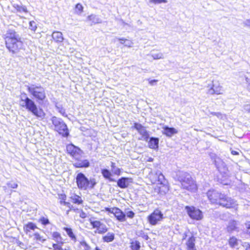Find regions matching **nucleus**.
Here are the masks:
<instances>
[{
  "label": "nucleus",
  "instance_id": "1",
  "mask_svg": "<svg viewBox=\"0 0 250 250\" xmlns=\"http://www.w3.org/2000/svg\"><path fill=\"white\" fill-rule=\"evenodd\" d=\"M208 199L212 204H218L226 208H236L237 202L230 197L220 193L214 189H210L207 193Z\"/></svg>",
  "mask_w": 250,
  "mask_h": 250
},
{
  "label": "nucleus",
  "instance_id": "2",
  "mask_svg": "<svg viewBox=\"0 0 250 250\" xmlns=\"http://www.w3.org/2000/svg\"><path fill=\"white\" fill-rule=\"evenodd\" d=\"M6 46L13 54L17 53L23 47L20 36L13 29H8L4 35Z\"/></svg>",
  "mask_w": 250,
  "mask_h": 250
},
{
  "label": "nucleus",
  "instance_id": "3",
  "mask_svg": "<svg viewBox=\"0 0 250 250\" xmlns=\"http://www.w3.org/2000/svg\"><path fill=\"white\" fill-rule=\"evenodd\" d=\"M19 104L22 107L31 112L38 119H42L45 116V113L43 110L38 108L34 101L28 98L25 93L21 96Z\"/></svg>",
  "mask_w": 250,
  "mask_h": 250
},
{
  "label": "nucleus",
  "instance_id": "4",
  "mask_svg": "<svg viewBox=\"0 0 250 250\" xmlns=\"http://www.w3.org/2000/svg\"><path fill=\"white\" fill-rule=\"evenodd\" d=\"M178 181L181 183V187L187 190L194 192L197 189L195 182L189 174L186 172H180L178 175Z\"/></svg>",
  "mask_w": 250,
  "mask_h": 250
},
{
  "label": "nucleus",
  "instance_id": "5",
  "mask_svg": "<svg viewBox=\"0 0 250 250\" xmlns=\"http://www.w3.org/2000/svg\"><path fill=\"white\" fill-rule=\"evenodd\" d=\"M27 88L28 92L37 101H43L46 98L45 89L40 84H31L27 85Z\"/></svg>",
  "mask_w": 250,
  "mask_h": 250
},
{
  "label": "nucleus",
  "instance_id": "6",
  "mask_svg": "<svg viewBox=\"0 0 250 250\" xmlns=\"http://www.w3.org/2000/svg\"><path fill=\"white\" fill-rule=\"evenodd\" d=\"M51 120L55 131L63 137H67L68 136L69 131L67 126L62 119L53 116Z\"/></svg>",
  "mask_w": 250,
  "mask_h": 250
},
{
  "label": "nucleus",
  "instance_id": "7",
  "mask_svg": "<svg viewBox=\"0 0 250 250\" xmlns=\"http://www.w3.org/2000/svg\"><path fill=\"white\" fill-rule=\"evenodd\" d=\"M163 218L164 215L161 211L159 209H156L148 216L147 221L150 225L155 226L159 222L161 221Z\"/></svg>",
  "mask_w": 250,
  "mask_h": 250
},
{
  "label": "nucleus",
  "instance_id": "8",
  "mask_svg": "<svg viewBox=\"0 0 250 250\" xmlns=\"http://www.w3.org/2000/svg\"><path fill=\"white\" fill-rule=\"evenodd\" d=\"M185 209L188 216L192 219L200 220L203 218L202 212L194 207L186 206Z\"/></svg>",
  "mask_w": 250,
  "mask_h": 250
},
{
  "label": "nucleus",
  "instance_id": "9",
  "mask_svg": "<svg viewBox=\"0 0 250 250\" xmlns=\"http://www.w3.org/2000/svg\"><path fill=\"white\" fill-rule=\"evenodd\" d=\"M76 183L79 189H87L88 188V178L83 173H79L76 178Z\"/></svg>",
  "mask_w": 250,
  "mask_h": 250
},
{
  "label": "nucleus",
  "instance_id": "10",
  "mask_svg": "<svg viewBox=\"0 0 250 250\" xmlns=\"http://www.w3.org/2000/svg\"><path fill=\"white\" fill-rule=\"evenodd\" d=\"M66 150L68 153L75 159L80 158L83 153V151L80 148L72 144L67 145L66 146Z\"/></svg>",
  "mask_w": 250,
  "mask_h": 250
},
{
  "label": "nucleus",
  "instance_id": "11",
  "mask_svg": "<svg viewBox=\"0 0 250 250\" xmlns=\"http://www.w3.org/2000/svg\"><path fill=\"white\" fill-rule=\"evenodd\" d=\"M134 127L141 135V138L139 139L147 141L149 135L146 127L143 126L141 124L137 123H134Z\"/></svg>",
  "mask_w": 250,
  "mask_h": 250
},
{
  "label": "nucleus",
  "instance_id": "12",
  "mask_svg": "<svg viewBox=\"0 0 250 250\" xmlns=\"http://www.w3.org/2000/svg\"><path fill=\"white\" fill-rule=\"evenodd\" d=\"M208 89L207 92V94L210 95L213 94H222L223 93V89L222 87L219 84L215 85V84L212 83L210 85L208 84L207 86Z\"/></svg>",
  "mask_w": 250,
  "mask_h": 250
},
{
  "label": "nucleus",
  "instance_id": "13",
  "mask_svg": "<svg viewBox=\"0 0 250 250\" xmlns=\"http://www.w3.org/2000/svg\"><path fill=\"white\" fill-rule=\"evenodd\" d=\"M132 179L127 177H122L117 181V185L121 188H125L128 187L129 183L132 182Z\"/></svg>",
  "mask_w": 250,
  "mask_h": 250
},
{
  "label": "nucleus",
  "instance_id": "14",
  "mask_svg": "<svg viewBox=\"0 0 250 250\" xmlns=\"http://www.w3.org/2000/svg\"><path fill=\"white\" fill-rule=\"evenodd\" d=\"M73 165L77 168L88 167L90 165L88 160H81L80 158L76 159Z\"/></svg>",
  "mask_w": 250,
  "mask_h": 250
},
{
  "label": "nucleus",
  "instance_id": "15",
  "mask_svg": "<svg viewBox=\"0 0 250 250\" xmlns=\"http://www.w3.org/2000/svg\"><path fill=\"white\" fill-rule=\"evenodd\" d=\"M195 238L193 236L189 237L186 243L187 250H196L195 247Z\"/></svg>",
  "mask_w": 250,
  "mask_h": 250
},
{
  "label": "nucleus",
  "instance_id": "16",
  "mask_svg": "<svg viewBox=\"0 0 250 250\" xmlns=\"http://www.w3.org/2000/svg\"><path fill=\"white\" fill-rule=\"evenodd\" d=\"M162 133L167 136L170 137L174 134H176L177 131L173 127H169L167 126H165L163 128Z\"/></svg>",
  "mask_w": 250,
  "mask_h": 250
},
{
  "label": "nucleus",
  "instance_id": "17",
  "mask_svg": "<svg viewBox=\"0 0 250 250\" xmlns=\"http://www.w3.org/2000/svg\"><path fill=\"white\" fill-rule=\"evenodd\" d=\"M114 215L120 222H124L126 220L125 214L118 208H116Z\"/></svg>",
  "mask_w": 250,
  "mask_h": 250
},
{
  "label": "nucleus",
  "instance_id": "18",
  "mask_svg": "<svg viewBox=\"0 0 250 250\" xmlns=\"http://www.w3.org/2000/svg\"><path fill=\"white\" fill-rule=\"evenodd\" d=\"M154 177L155 179L153 180V183H155L156 182H158V184H164L165 181V177L160 171L158 170L156 171Z\"/></svg>",
  "mask_w": 250,
  "mask_h": 250
},
{
  "label": "nucleus",
  "instance_id": "19",
  "mask_svg": "<svg viewBox=\"0 0 250 250\" xmlns=\"http://www.w3.org/2000/svg\"><path fill=\"white\" fill-rule=\"evenodd\" d=\"M159 139L155 137H151L148 142V145L150 148L156 149L158 147Z\"/></svg>",
  "mask_w": 250,
  "mask_h": 250
},
{
  "label": "nucleus",
  "instance_id": "20",
  "mask_svg": "<svg viewBox=\"0 0 250 250\" xmlns=\"http://www.w3.org/2000/svg\"><path fill=\"white\" fill-rule=\"evenodd\" d=\"M37 228V227L34 223L32 222H29L28 223L24 226L23 230L25 233L26 234H28L31 230H34Z\"/></svg>",
  "mask_w": 250,
  "mask_h": 250
},
{
  "label": "nucleus",
  "instance_id": "21",
  "mask_svg": "<svg viewBox=\"0 0 250 250\" xmlns=\"http://www.w3.org/2000/svg\"><path fill=\"white\" fill-rule=\"evenodd\" d=\"M52 38L56 42H62L63 40L62 34L61 32L54 31L52 35Z\"/></svg>",
  "mask_w": 250,
  "mask_h": 250
},
{
  "label": "nucleus",
  "instance_id": "22",
  "mask_svg": "<svg viewBox=\"0 0 250 250\" xmlns=\"http://www.w3.org/2000/svg\"><path fill=\"white\" fill-rule=\"evenodd\" d=\"M101 173L104 178L108 179L110 181H115L114 179L111 178L112 174L109 170L105 168L102 169Z\"/></svg>",
  "mask_w": 250,
  "mask_h": 250
},
{
  "label": "nucleus",
  "instance_id": "23",
  "mask_svg": "<svg viewBox=\"0 0 250 250\" xmlns=\"http://www.w3.org/2000/svg\"><path fill=\"white\" fill-rule=\"evenodd\" d=\"M115 238V235L112 232H108L102 238L104 242L109 243L112 242Z\"/></svg>",
  "mask_w": 250,
  "mask_h": 250
},
{
  "label": "nucleus",
  "instance_id": "24",
  "mask_svg": "<svg viewBox=\"0 0 250 250\" xmlns=\"http://www.w3.org/2000/svg\"><path fill=\"white\" fill-rule=\"evenodd\" d=\"M63 229L65 231L68 236L71 238V239L74 242H76L77 238L74 234L72 229L71 228L64 227Z\"/></svg>",
  "mask_w": 250,
  "mask_h": 250
},
{
  "label": "nucleus",
  "instance_id": "25",
  "mask_svg": "<svg viewBox=\"0 0 250 250\" xmlns=\"http://www.w3.org/2000/svg\"><path fill=\"white\" fill-rule=\"evenodd\" d=\"M13 7L14 9L18 12L21 13V12H24V13H27L28 10L27 9V8L25 6L20 5L17 4H14L13 5Z\"/></svg>",
  "mask_w": 250,
  "mask_h": 250
},
{
  "label": "nucleus",
  "instance_id": "26",
  "mask_svg": "<svg viewBox=\"0 0 250 250\" xmlns=\"http://www.w3.org/2000/svg\"><path fill=\"white\" fill-rule=\"evenodd\" d=\"M87 20L91 21L94 24L99 23L102 22V20L98 18L97 16L91 15L87 17Z\"/></svg>",
  "mask_w": 250,
  "mask_h": 250
},
{
  "label": "nucleus",
  "instance_id": "27",
  "mask_svg": "<svg viewBox=\"0 0 250 250\" xmlns=\"http://www.w3.org/2000/svg\"><path fill=\"white\" fill-rule=\"evenodd\" d=\"M70 198L72 202L75 204H81L83 202L82 198L76 194H73L71 195Z\"/></svg>",
  "mask_w": 250,
  "mask_h": 250
},
{
  "label": "nucleus",
  "instance_id": "28",
  "mask_svg": "<svg viewBox=\"0 0 250 250\" xmlns=\"http://www.w3.org/2000/svg\"><path fill=\"white\" fill-rule=\"evenodd\" d=\"M130 247L131 250H139L141 248L140 243L138 241H133L130 243Z\"/></svg>",
  "mask_w": 250,
  "mask_h": 250
},
{
  "label": "nucleus",
  "instance_id": "29",
  "mask_svg": "<svg viewBox=\"0 0 250 250\" xmlns=\"http://www.w3.org/2000/svg\"><path fill=\"white\" fill-rule=\"evenodd\" d=\"M34 240L37 242L43 243L46 241V239L43 238V236H41L39 233L35 232L33 234Z\"/></svg>",
  "mask_w": 250,
  "mask_h": 250
},
{
  "label": "nucleus",
  "instance_id": "30",
  "mask_svg": "<svg viewBox=\"0 0 250 250\" xmlns=\"http://www.w3.org/2000/svg\"><path fill=\"white\" fill-rule=\"evenodd\" d=\"M229 244L232 248H236L238 245V240L235 237H231L229 239Z\"/></svg>",
  "mask_w": 250,
  "mask_h": 250
},
{
  "label": "nucleus",
  "instance_id": "31",
  "mask_svg": "<svg viewBox=\"0 0 250 250\" xmlns=\"http://www.w3.org/2000/svg\"><path fill=\"white\" fill-rule=\"evenodd\" d=\"M214 164L218 170H220L222 167L225 166V163L219 158H216L214 160Z\"/></svg>",
  "mask_w": 250,
  "mask_h": 250
},
{
  "label": "nucleus",
  "instance_id": "32",
  "mask_svg": "<svg viewBox=\"0 0 250 250\" xmlns=\"http://www.w3.org/2000/svg\"><path fill=\"white\" fill-rule=\"evenodd\" d=\"M237 223L235 221H231L229 222V225L228 226V230L229 231H231L237 228Z\"/></svg>",
  "mask_w": 250,
  "mask_h": 250
},
{
  "label": "nucleus",
  "instance_id": "33",
  "mask_svg": "<svg viewBox=\"0 0 250 250\" xmlns=\"http://www.w3.org/2000/svg\"><path fill=\"white\" fill-rule=\"evenodd\" d=\"M107 230L108 229L106 225L103 223L101 226H100L95 232H98L99 234H104L105 233Z\"/></svg>",
  "mask_w": 250,
  "mask_h": 250
},
{
  "label": "nucleus",
  "instance_id": "34",
  "mask_svg": "<svg viewBox=\"0 0 250 250\" xmlns=\"http://www.w3.org/2000/svg\"><path fill=\"white\" fill-rule=\"evenodd\" d=\"M89 222L90 224L92 226L93 228L97 229L102 225L103 223L99 221H94L92 219L89 220Z\"/></svg>",
  "mask_w": 250,
  "mask_h": 250
},
{
  "label": "nucleus",
  "instance_id": "35",
  "mask_svg": "<svg viewBox=\"0 0 250 250\" xmlns=\"http://www.w3.org/2000/svg\"><path fill=\"white\" fill-rule=\"evenodd\" d=\"M80 248L82 250H90V247L84 241H82L80 242Z\"/></svg>",
  "mask_w": 250,
  "mask_h": 250
},
{
  "label": "nucleus",
  "instance_id": "36",
  "mask_svg": "<svg viewBox=\"0 0 250 250\" xmlns=\"http://www.w3.org/2000/svg\"><path fill=\"white\" fill-rule=\"evenodd\" d=\"M118 39L120 41H124L125 45L128 47H132L133 44V42L127 39H125L124 38H119Z\"/></svg>",
  "mask_w": 250,
  "mask_h": 250
},
{
  "label": "nucleus",
  "instance_id": "37",
  "mask_svg": "<svg viewBox=\"0 0 250 250\" xmlns=\"http://www.w3.org/2000/svg\"><path fill=\"white\" fill-rule=\"evenodd\" d=\"M53 239L56 242H59L62 240V237L60 233L58 232H54L52 233Z\"/></svg>",
  "mask_w": 250,
  "mask_h": 250
},
{
  "label": "nucleus",
  "instance_id": "38",
  "mask_svg": "<svg viewBox=\"0 0 250 250\" xmlns=\"http://www.w3.org/2000/svg\"><path fill=\"white\" fill-rule=\"evenodd\" d=\"M151 56L154 60L161 59L164 58V55L162 53H152Z\"/></svg>",
  "mask_w": 250,
  "mask_h": 250
},
{
  "label": "nucleus",
  "instance_id": "39",
  "mask_svg": "<svg viewBox=\"0 0 250 250\" xmlns=\"http://www.w3.org/2000/svg\"><path fill=\"white\" fill-rule=\"evenodd\" d=\"M39 222H41L42 224L43 225H46L50 223L49 220L47 218H45L44 217H42L40 219Z\"/></svg>",
  "mask_w": 250,
  "mask_h": 250
},
{
  "label": "nucleus",
  "instance_id": "40",
  "mask_svg": "<svg viewBox=\"0 0 250 250\" xmlns=\"http://www.w3.org/2000/svg\"><path fill=\"white\" fill-rule=\"evenodd\" d=\"M88 188H92L96 184V182L95 179H90L89 180L88 179Z\"/></svg>",
  "mask_w": 250,
  "mask_h": 250
},
{
  "label": "nucleus",
  "instance_id": "41",
  "mask_svg": "<svg viewBox=\"0 0 250 250\" xmlns=\"http://www.w3.org/2000/svg\"><path fill=\"white\" fill-rule=\"evenodd\" d=\"M125 213V216H126L127 217L130 219L133 218L135 215L134 212L131 210L127 211Z\"/></svg>",
  "mask_w": 250,
  "mask_h": 250
},
{
  "label": "nucleus",
  "instance_id": "42",
  "mask_svg": "<svg viewBox=\"0 0 250 250\" xmlns=\"http://www.w3.org/2000/svg\"><path fill=\"white\" fill-rule=\"evenodd\" d=\"M149 2L150 3H153L155 4H159L161 3H167V0H149Z\"/></svg>",
  "mask_w": 250,
  "mask_h": 250
},
{
  "label": "nucleus",
  "instance_id": "43",
  "mask_svg": "<svg viewBox=\"0 0 250 250\" xmlns=\"http://www.w3.org/2000/svg\"><path fill=\"white\" fill-rule=\"evenodd\" d=\"M37 28L36 23L34 21H30L29 22V28L35 31Z\"/></svg>",
  "mask_w": 250,
  "mask_h": 250
},
{
  "label": "nucleus",
  "instance_id": "44",
  "mask_svg": "<svg viewBox=\"0 0 250 250\" xmlns=\"http://www.w3.org/2000/svg\"><path fill=\"white\" fill-rule=\"evenodd\" d=\"M210 113L211 115L215 116L219 119H222L223 117V115L220 112H211Z\"/></svg>",
  "mask_w": 250,
  "mask_h": 250
},
{
  "label": "nucleus",
  "instance_id": "45",
  "mask_svg": "<svg viewBox=\"0 0 250 250\" xmlns=\"http://www.w3.org/2000/svg\"><path fill=\"white\" fill-rule=\"evenodd\" d=\"M7 186L9 188H16L18 187V184L13 182H11L7 183Z\"/></svg>",
  "mask_w": 250,
  "mask_h": 250
},
{
  "label": "nucleus",
  "instance_id": "46",
  "mask_svg": "<svg viewBox=\"0 0 250 250\" xmlns=\"http://www.w3.org/2000/svg\"><path fill=\"white\" fill-rule=\"evenodd\" d=\"M53 247L55 250H69L66 249H63L62 247L58 244H53Z\"/></svg>",
  "mask_w": 250,
  "mask_h": 250
},
{
  "label": "nucleus",
  "instance_id": "47",
  "mask_svg": "<svg viewBox=\"0 0 250 250\" xmlns=\"http://www.w3.org/2000/svg\"><path fill=\"white\" fill-rule=\"evenodd\" d=\"M76 10L78 11L80 13H81L83 10V6L82 4L78 3L76 5Z\"/></svg>",
  "mask_w": 250,
  "mask_h": 250
},
{
  "label": "nucleus",
  "instance_id": "48",
  "mask_svg": "<svg viewBox=\"0 0 250 250\" xmlns=\"http://www.w3.org/2000/svg\"><path fill=\"white\" fill-rule=\"evenodd\" d=\"M116 207H114V208H105V210L109 213H112L114 214L115 211V210L116 209Z\"/></svg>",
  "mask_w": 250,
  "mask_h": 250
},
{
  "label": "nucleus",
  "instance_id": "49",
  "mask_svg": "<svg viewBox=\"0 0 250 250\" xmlns=\"http://www.w3.org/2000/svg\"><path fill=\"white\" fill-rule=\"evenodd\" d=\"M112 170L113 173L115 175H119L120 174L121 170L118 167H116Z\"/></svg>",
  "mask_w": 250,
  "mask_h": 250
},
{
  "label": "nucleus",
  "instance_id": "50",
  "mask_svg": "<svg viewBox=\"0 0 250 250\" xmlns=\"http://www.w3.org/2000/svg\"><path fill=\"white\" fill-rule=\"evenodd\" d=\"M245 80L246 82V83H247V89L250 92V79H249L247 77H245Z\"/></svg>",
  "mask_w": 250,
  "mask_h": 250
},
{
  "label": "nucleus",
  "instance_id": "51",
  "mask_svg": "<svg viewBox=\"0 0 250 250\" xmlns=\"http://www.w3.org/2000/svg\"><path fill=\"white\" fill-rule=\"evenodd\" d=\"M243 24L245 26L250 28V19L245 20L243 22Z\"/></svg>",
  "mask_w": 250,
  "mask_h": 250
},
{
  "label": "nucleus",
  "instance_id": "52",
  "mask_svg": "<svg viewBox=\"0 0 250 250\" xmlns=\"http://www.w3.org/2000/svg\"><path fill=\"white\" fill-rule=\"evenodd\" d=\"M79 216L81 218L84 219L87 217V214L83 210H81Z\"/></svg>",
  "mask_w": 250,
  "mask_h": 250
},
{
  "label": "nucleus",
  "instance_id": "53",
  "mask_svg": "<svg viewBox=\"0 0 250 250\" xmlns=\"http://www.w3.org/2000/svg\"><path fill=\"white\" fill-rule=\"evenodd\" d=\"M244 109L249 113H250V104H245L243 106Z\"/></svg>",
  "mask_w": 250,
  "mask_h": 250
},
{
  "label": "nucleus",
  "instance_id": "54",
  "mask_svg": "<svg viewBox=\"0 0 250 250\" xmlns=\"http://www.w3.org/2000/svg\"><path fill=\"white\" fill-rule=\"evenodd\" d=\"M142 237L146 240H147L149 239L148 236L147 234H146L145 233H143V235L142 236Z\"/></svg>",
  "mask_w": 250,
  "mask_h": 250
},
{
  "label": "nucleus",
  "instance_id": "55",
  "mask_svg": "<svg viewBox=\"0 0 250 250\" xmlns=\"http://www.w3.org/2000/svg\"><path fill=\"white\" fill-rule=\"evenodd\" d=\"M157 82V80H151L149 81V83L153 85L154 84V83H156Z\"/></svg>",
  "mask_w": 250,
  "mask_h": 250
},
{
  "label": "nucleus",
  "instance_id": "56",
  "mask_svg": "<svg viewBox=\"0 0 250 250\" xmlns=\"http://www.w3.org/2000/svg\"><path fill=\"white\" fill-rule=\"evenodd\" d=\"M246 250H250V244H246Z\"/></svg>",
  "mask_w": 250,
  "mask_h": 250
},
{
  "label": "nucleus",
  "instance_id": "57",
  "mask_svg": "<svg viewBox=\"0 0 250 250\" xmlns=\"http://www.w3.org/2000/svg\"><path fill=\"white\" fill-rule=\"evenodd\" d=\"M231 154L234 155H237L239 154V152L235 150H232L231 151Z\"/></svg>",
  "mask_w": 250,
  "mask_h": 250
},
{
  "label": "nucleus",
  "instance_id": "58",
  "mask_svg": "<svg viewBox=\"0 0 250 250\" xmlns=\"http://www.w3.org/2000/svg\"><path fill=\"white\" fill-rule=\"evenodd\" d=\"M111 167L112 170H113V169L116 168L115 164L113 162H111Z\"/></svg>",
  "mask_w": 250,
  "mask_h": 250
},
{
  "label": "nucleus",
  "instance_id": "59",
  "mask_svg": "<svg viewBox=\"0 0 250 250\" xmlns=\"http://www.w3.org/2000/svg\"><path fill=\"white\" fill-rule=\"evenodd\" d=\"M60 112L62 114V115H63V116L64 115V113H65L64 111H60Z\"/></svg>",
  "mask_w": 250,
  "mask_h": 250
},
{
  "label": "nucleus",
  "instance_id": "60",
  "mask_svg": "<svg viewBox=\"0 0 250 250\" xmlns=\"http://www.w3.org/2000/svg\"><path fill=\"white\" fill-rule=\"evenodd\" d=\"M120 43L125 44L124 41H120Z\"/></svg>",
  "mask_w": 250,
  "mask_h": 250
},
{
  "label": "nucleus",
  "instance_id": "61",
  "mask_svg": "<svg viewBox=\"0 0 250 250\" xmlns=\"http://www.w3.org/2000/svg\"><path fill=\"white\" fill-rule=\"evenodd\" d=\"M152 161V158H150L149 159V160H148V161H149V162H151V161Z\"/></svg>",
  "mask_w": 250,
  "mask_h": 250
},
{
  "label": "nucleus",
  "instance_id": "62",
  "mask_svg": "<svg viewBox=\"0 0 250 250\" xmlns=\"http://www.w3.org/2000/svg\"><path fill=\"white\" fill-rule=\"evenodd\" d=\"M64 204L65 205H66L68 204V203H67V202H64Z\"/></svg>",
  "mask_w": 250,
  "mask_h": 250
},
{
  "label": "nucleus",
  "instance_id": "63",
  "mask_svg": "<svg viewBox=\"0 0 250 250\" xmlns=\"http://www.w3.org/2000/svg\"><path fill=\"white\" fill-rule=\"evenodd\" d=\"M185 237H184L183 238V239H185V238H186V235L185 234Z\"/></svg>",
  "mask_w": 250,
  "mask_h": 250
}]
</instances>
